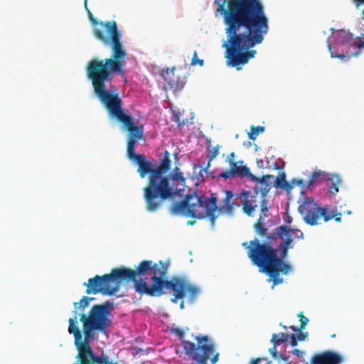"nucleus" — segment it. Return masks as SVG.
Masks as SVG:
<instances>
[{
    "label": "nucleus",
    "mask_w": 364,
    "mask_h": 364,
    "mask_svg": "<svg viewBox=\"0 0 364 364\" xmlns=\"http://www.w3.org/2000/svg\"><path fill=\"white\" fill-rule=\"evenodd\" d=\"M327 180L329 182L328 191L332 195H335L338 192V187L341 183V179L337 174H333Z\"/></svg>",
    "instance_id": "20"
},
{
    "label": "nucleus",
    "mask_w": 364,
    "mask_h": 364,
    "mask_svg": "<svg viewBox=\"0 0 364 364\" xmlns=\"http://www.w3.org/2000/svg\"><path fill=\"white\" fill-rule=\"evenodd\" d=\"M191 65H193V66L196 65H199L200 66H203L204 65V60H202V59H199L198 58V53H197L196 50H195L193 52V58H192V60H191Z\"/></svg>",
    "instance_id": "30"
},
{
    "label": "nucleus",
    "mask_w": 364,
    "mask_h": 364,
    "mask_svg": "<svg viewBox=\"0 0 364 364\" xmlns=\"http://www.w3.org/2000/svg\"><path fill=\"white\" fill-rule=\"evenodd\" d=\"M197 343L181 340L185 354V359L191 360L193 364H208L210 359L211 364H215L219 358V353L215 352L214 344L208 336H196Z\"/></svg>",
    "instance_id": "8"
},
{
    "label": "nucleus",
    "mask_w": 364,
    "mask_h": 364,
    "mask_svg": "<svg viewBox=\"0 0 364 364\" xmlns=\"http://www.w3.org/2000/svg\"><path fill=\"white\" fill-rule=\"evenodd\" d=\"M235 152L230 153L226 158L225 161L228 164L235 161Z\"/></svg>",
    "instance_id": "36"
},
{
    "label": "nucleus",
    "mask_w": 364,
    "mask_h": 364,
    "mask_svg": "<svg viewBox=\"0 0 364 364\" xmlns=\"http://www.w3.org/2000/svg\"><path fill=\"white\" fill-rule=\"evenodd\" d=\"M285 222L287 223H290L291 222V218L289 216H288Z\"/></svg>",
    "instance_id": "38"
},
{
    "label": "nucleus",
    "mask_w": 364,
    "mask_h": 364,
    "mask_svg": "<svg viewBox=\"0 0 364 364\" xmlns=\"http://www.w3.org/2000/svg\"><path fill=\"white\" fill-rule=\"evenodd\" d=\"M130 282H133L134 284L138 282L135 271L121 267L112 269L109 274L102 276L95 275L93 278H90L84 285L87 287V294L101 293L110 296L118 291L121 283Z\"/></svg>",
    "instance_id": "7"
},
{
    "label": "nucleus",
    "mask_w": 364,
    "mask_h": 364,
    "mask_svg": "<svg viewBox=\"0 0 364 364\" xmlns=\"http://www.w3.org/2000/svg\"><path fill=\"white\" fill-rule=\"evenodd\" d=\"M299 333L296 336L298 341H304L305 338L308 336V333L306 332V333H303L301 332V331H299Z\"/></svg>",
    "instance_id": "34"
},
{
    "label": "nucleus",
    "mask_w": 364,
    "mask_h": 364,
    "mask_svg": "<svg viewBox=\"0 0 364 364\" xmlns=\"http://www.w3.org/2000/svg\"><path fill=\"white\" fill-rule=\"evenodd\" d=\"M269 208L270 206L269 205L268 200L267 198H263L262 203H261V206L259 207V216L254 225L256 232L261 236H267V228L265 226L264 219L269 216Z\"/></svg>",
    "instance_id": "17"
},
{
    "label": "nucleus",
    "mask_w": 364,
    "mask_h": 364,
    "mask_svg": "<svg viewBox=\"0 0 364 364\" xmlns=\"http://www.w3.org/2000/svg\"><path fill=\"white\" fill-rule=\"evenodd\" d=\"M299 213L302 215L304 222L310 225L318 224V220L323 218L325 222L332 218L338 223L341 221V213L336 210H330L326 207L321 208L313 198H308L298 208Z\"/></svg>",
    "instance_id": "9"
},
{
    "label": "nucleus",
    "mask_w": 364,
    "mask_h": 364,
    "mask_svg": "<svg viewBox=\"0 0 364 364\" xmlns=\"http://www.w3.org/2000/svg\"><path fill=\"white\" fill-rule=\"evenodd\" d=\"M289 339H290V344L292 346H296L297 345L298 340L296 337V335H294V334L289 335Z\"/></svg>",
    "instance_id": "35"
},
{
    "label": "nucleus",
    "mask_w": 364,
    "mask_h": 364,
    "mask_svg": "<svg viewBox=\"0 0 364 364\" xmlns=\"http://www.w3.org/2000/svg\"><path fill=\"white\" fill-rule=\"evenodd\" d=\"M219 1L215 2L225 26L223 47L228 65H245L257 53L251 49L261 44L269 31L264 7L260 0H224L222 4Z\"/></svg>",
    "instance_id": "1"
},
{
    "label": "nucleus",
    "mask_w": 364,
    "mask_h": 364,
    "mask_svg": "<svg viewBox=\"0 0 364 364\" xmlns=\"http://www.w3.org/2000/svg\"><path fill=\"white\" fill-rule=\"evenodd\" d=\"M347 213H348V214H350V213H351V212H350V211H348V212H347Z\"/></svg>",
    "instance_id": "41"
},
{
    "label": "nucleus",
    "mask_w": 364,
    "mask_h": 364,
    "mask_svg": "<svg viewBox=\"0 0 364 364\" xmlns=\"http://www.w3.org/2000/svg\"><path fill=\"white\" fill-rule=\"evenodd\" d=\"M95 299L92 298V297H89V296H83L80 301L78 302H75L73 304V306L75 307V309H85L86 307H87L89 306V304L91 301L94 300Z\"/></svg>",
    "instance_id": "24"
},
{
    "label": "nucleus",
    "mask_w": 364,
    "mask_h": 364,
    "mask_svg": "<svg viewBox=\"0 0 364 364\" xmlns=\"http://www.w3.org/2000/svg\"><path fill=\"white\" fill-rule=\"evenodd\" d=\"M267 242L261 243L257 238L247 242H243L242 247L247 250V256L252 262L259 268V271L269 276L268 282H272V289L274 286L282 284L283 279L279 277V273L288 274L291 270V266L284 262L286 257H282V252L279 257L277 252L279 250L271 246L276 240L267 239Z\"/></svg>",
    "instance_id": "5"
},
{
    "label": "nucleus",
    "mask_w": 364,
    "mask_h": 364,
    "mask_svg": "<svg viewBox=\"0 0 364 364\" xmlns=\"http://www.w3.org/2000/svg\"><path fill=\"white\" fill-rule=\"evenodd\" d=\"M264 128L263 127H251V132L248 134V138L251 140H255L259 133L264 132Z\"/></svg>",
    "instance_id": "27"
},
{
    "label": "nucleus",
    "mask_w": 364,
    "mask_h": 364,
    "mask_svg": "<svg viewBox=\"0 0 364 364\" xmlns=\"http://www.w3.org/2000/svg\"><path fill=\"white\" fill-rule=\"evenodd\" d=\"M168 177L170 178V183L173 184V188L177 190L173 195V198L183 190V188L185 186L186 178L183 177V173L180 171V169L178 167H175L173 173Z\"/></svg>",
    "instance_id": "18"
},
{
    "label": "nucleus",
    "mask_w": 364,
    "mask_h": 364,
    "mask_svg": "<svg viewBox=\"0 0 364 364\" xmlns=\"http://www.w3.org/2000/svg\"><path fill=\"white\" fill-rule=\"evenodd\" d=\"M277 346H273L272 348H269V353L272 355V356L274 358V359H277V360H288L289 359V357L287 356V357H284L283 356L282 354L279 353L277 351Z\"/></svg>",
    "instance_id": "28"
},
{
    "label": "nucleus",
    "mask_w": 364,
    "mask_h": 364,
    "mask_svg": "<svg viewBox=\"0 0 364 364\" xmlns=\"http://www.w3.org/2000/svg\"><path fill=\"white\" fill-rule=\"evenodd\" d=\"M291 353L293 355H295L297 356V358H299V361L303 363L304 364H309L306 360H305V355H306V353L304 351H301L299 349H294L292 351H291ZM287 364H292L291 362H289L287 363Z\"/></svg>",
    "instance_id": "29"
},
{
    "label": "nucleus",
    "mask_w": 364,
    "mask_h": 364,
    "mask_svg": "<svg viewBox=\"0 0 364 364\" xmlns=\"http://www.w3.org/2000/svg\"><path fill=\"white\" fill-rule=\"evenodd\" d=\"M187 224L188 225H193L195 224V221H188Z\"/></svg>",
    "instance_id": "39"
},
{
    "label": "nucleus",
    "mask_w": 364,
    "mask_h": 364,
    "mask_svg": "<svg viewBox=\"0 0 364 364\" xmlns=\"http://www.w3.org/2000/svg\"><path fill=\"white\" fill-rule=\"evenodd\" d=\"M242 210L248 216H253L255 211L258 207L261 206L262 200L264 197L261 196L258 191H255L253 193L250 191L242 193Z\"/></svg>",
    "instance_id": "14"
},
{
    "label": "nucleus",
    "mask_w": 364,
    "mask_h": 364,
    "mask_svg": "<svg viewBox=\"0 0 364 364\" xmlns=\"http://www.w3.org/2000/svg\"><path fill=\"white\" fill-rule=\"evenodd\" d=\"M175 331L176 334V335H178V336H179V338H183V336H184V332H183L181 329H180V328H176V329H175V331Z\"/></svg>",
    "instance_id": "37"
},
{
    "label": "nucleus",
    "mask_w": 364,
    "mask_h": 364,
    "mask_svg": "<svg viewBox=\"0 0 364 364\" xmlns=\"http://www.w3.org/2000/svg\"><path fill=\"white\" fill-rule=\"evenodd\" d=\"M297 316L299 318L300 327L299 328H297L294 326H290V328L292 329L294 331L304 330L309 322V319L303 315V312H299Z\"/></svg>",
    "instance_id": "26"
},
{
    "label": "nucleus",
    "mask_w": 364,
    "mask_h": 364,
    "mask_svg": "<svg viewBox=\"0 0 364 364\" xmlns=\"http://www.w3.org/2000/svg\"><path fill=\"white\" fill-rule=\"evenodd\" d=\"M73 313L74 316L69 319L68 332L74 336V343L78 351L77 356H79L82 354L80 351L84 349L85 346H90V341L93 339V331H97V329L86 323H82L85 336L83 340L82 332L77 326V311H73Z\"/></svg>",
    "instance_id": "11"
},
{
    "label": "nucleus",
    "mask_w": 364,
    "mask_h": 364,
    "mask_svg": "<svg viewBox=\"0 0 364 364\" xmlns=\"http://www.w3.org/2000/svg\"><path fill=\"white\" fill-rule=\"evenodd\" d=\"M344 361L343 355L331 350L314 354L310 364H341Z\"/></svg>",
    "instance_id": "16"
},
{
    "label": "nucleus",
    "mask_w": 364,
    "mask_h": 364,
    "mask_svg": "<svg viewBox=\"0 0 364 364\" xmlns=\"http://www.w3.org/2000/svg\"><path fill=\"white\" fill-rule=\"evenodd\" d=\"M289 334L286 333H274L272 335L271 342L274 346H278L280 344L289 341Z\"/></svg>",
    "instance_id": "23"
},
{
    "label": "nucleus",
    "mask_w": 364,
    "mask_h": 364,
    "mask_svg": "<svg viewBox=\"0 0 364 364\" xmlns=\"http://www.w3.org/2000/svg\"><path fill=\"white\" fill-rule=\"evenodd\" d=\"M243 164L244 161L242 160L228 164L230 168L220 173L219 176L225 180L235 176L240 178L248 177L251 180H257V177L252 174L250 168L244 166Z\"/></svg>",
    "instance_id": "13"
},
{
    "label": "nucleus",
    "mask_w": 364,
    "mask_h": 364,
    "mask_svg": "<svg viewBox=\"0 0 364 364\" xmlns=\"http://www.w3.org/2000/svg\"><path fill=\"white\" fill-rule=\"evenodd\" d=\"M250 364H272V361L267 358H257L252 360Z\"/></svg>",
    "instance_id": "32"
},
{
    "label": "nucleus",
    "mask_w": 364,
    "mask_h": 364,
    "mask_svg": "<svg viewBox=\"0 0 364 364\" xmlns=\"http://www.w3.org/2000/svg\"><path fill=\"white\" fill-rule=\"evenodd\" d=\"M134 271L136 277H140L135 284L136 292L159 296L164 293V289H166L173 296L171 299L173 303H177L180 300L181 309L185 307V297L188 303L193 304L200 291L198 287L191 284L183 277L175 276L170 280L164 279L167 274L168 265L162 261L154 263L151 260H144Z\"/></svg>",
    "instance_id": "4"
},
{
    "label": "nucleus",
    "mask_w": 364,
    "mask_h": 364,
    "mask_svg": "<svg viewBox=\"0 0 364 364\" xmlns=\"http://www.w3.org/2000/svg\"><path fill=\"white\" fill-rule=\"evenodd\" d=\"M232 198V192L226 191L223 204L218 208L217 198L213 194L210 198L199 197L196 194L187 195L184 200L173 203L170 208V212L173 215L182 214L198 219L208 217L213 227L218 217L217 210L227 214L232 213L235 208V203L231 201Z\"/></svg>",
    "instance_id": "6"
},
{
    "label": "nucleus",
    "mask_w": 364,
    "mask_h": 364,
    "mask_svg": "<svg viewBox=\"0 0 364 364\" xmlns=\"http://www.w3.org/2000/svg\"><path fill=\"white\" fill-rule=\"evenodd\" d=\"M181 114L180 112H173V121L177 123L178 127L183 126L185 122L181 119Z\"/></svg>",
    "instance_id": "31"
},
{
    "label": "nucleus",
    "mask_w": 364,
    "mask_h": 364,
    "mask_svg": "<svg viewBox=\"0 0 364 364\" xmlns=\"http://www.w3.org/2000/svg\"><path fill=\"white\" fill-rule=\"evenodd\" d=\"M326 173L323 171H318L312 173L310 179L307 182L306 187L311 188L321 182L324 179Z\"/></svg>",
    "instance_id": "21"
},
{
    "label": "nucleus",
    "mask_w": 364,
    "mask_h": 364,
    "mask_svg": "<svg viewBox=\"0 0 364 364\" xmlns=\"http://www.w3.org/2000/svg\"><path fill=\"white\" fill-rule=\"evenodd\" d=\"M220 146L217 145L216 146L212 147L211 146H208V167L210 166V162L219 154Z\"/></svg>",
    "instance_id": "25"
},
{
    "label": "nucleus",
    "mask_w": 364,
    "mask_h": 364,
    "mask_svg": "<svg viewBox=\"0 0 364 364\" xmlns=\"http://www.w3.org/2000/svg\"><path fill=\"white\" fill-rule=\"evenodd\" d=\"M82 354L77 356L79 363L77 364H110L112 361L109 360L108 355L102 353L96 355L90 346H85L81 351Z\"/></svg>",
    "instance_id": "15"
},
{
    "label": "nucleus",
    "mask_w": 364,
    "mask_h": 364,
    "mask_svg": "<svg viewBox=\"0 0 364 364\" xmlns=\"http://www.w3.org/2000/svg\"><path fill=\"white\" fill-rule=\"evenodd\" d=\"M294 235L297 239H301L304 237L303 232L298 229H291L286 225H281L274 230V232L267 236V239L277 240L279 237L284 240L279 245V248L282 252V257H287L288 249L293 248L291 236Z\"/></svg>",
    "instance_id": "12"
},
{
    "label": "nucleus",
    "mask_w": 364,
    "mask_h": 364,
    "mask_svg": "<svg viewBox=\"0 0 364 364\" xmlns=\"http://www.w3.org/2000/svg\"><path fill=\"white\" fill-rule=\"evenodd\" d=\"M289 185H292V188L296 186H304V181L302 179L294 178L291 180Z\"/></svg>",
    "instance_id": "33"
},
{
    "label": "nucleus",
    "mask_w": 364,
    "mask_h": 364,
    "mask_svg": "<svg viewBox=\"0 0 364 364\" xmlns=\"http://www.w3.org/2000/svg\"><path fill=\"white\" fill-rule=\"evenodd\" d=\"M274 186L285 189L287 191H289L292 189V185H289V183L286 181L285 175L284 173L277 176L274 180Z\"/></svg>",
    "instance_id": "22"
},
{
    "label": "nucleus",
    "mask_w": 364,
    "mask_h": 364,
    "mask_svg": "<svg viewBox=\"0 0 364 364\" xmlns=\"http://www.w3.org/2000/svg\"><path fill=\"white\" fill-rule=\"evenodd\" d=\"M274 177L272 175L263 176L261 178L257 177V180H252L259 183V186L257 188L258 192H260V196L266 198L267 193L271 189V184Z\"/></svg>",
    "instance_id": "19"
},
{
    "label": "nucleus",
    "mask_w": 364,
    "mask_h": 364,
    "mask_svg": "<svg viewBox=\"0 0 364 364\" xmlns=\"http://www.w3.org/2000/svg\"><path fill=\"white\" fill-rule=\"evenodd\" d=\"M102 104L110 117L120 122L129 132L127 156L138 164L137 172L141 178L149 175L148 184L143 188L144 199L146 210L150 213L156 212L161 207L163 201L173 198V195L177 191L170 183V178L166 176L171 167L170 153L168 151L164 152L163 159L158 166L146 160L143 155L136 154L135 146L139 140L144 139V126L135 125L132 117L125 113L119 95Z\"/></svg>",
    "instance_id": "2"
},
{
    "label": "nucleus",
    "mask_w": 364,
    "mask_h": 364,
    "mask_svg": "<svg viewBox=\"0 0 364 364\" xmlns=\"http://www.w3.org/2000/svg\"><path fill=\"white\" fill-rule=\"evenodd\" d=\"M88 15L92 25L100 26L95 27L92 30L95 37L112 49L111 58L93 59L86 67L87 77L92 82L94 92L100 102L103 103L119 95L115 87L107 90L105 83L112 82L115 75L124 73L127 53L124 49L122 34L116 21L98 22L90 11H88Z\"/></svg>",
    "instance_id": "3"
},
{
    "label": "nucleus",
    "mask_w": 364,
    "mask_h": 364,
    "mask_svg": "<svg viewBox=\"0 0 364 364\" xmlns=\"http://www.w3.org/2000/svg\"><path fill=\"white\" fill-rule=\"evenodd\" d=\"M109 305V301L104 304L94 305L90 310L88 316L83 313L80 314V321L95 328L98 331L105 332L111 325V321L107 316Z\"/></svg>",
    "instance_id": "10"
},
{
    "label": "nucleus",
    "mask_w": 364,
    "mask_h": 364,
    "mask_svg": "<svg viewBox=\"0 0 364 364\" xmlns=\"http://www.w3.org/2000/svg\"><path fill=\"white\" fill-rule=\"evenodd\" d=\"M110 364H118L117 363H110Z\"/></svg>",
    "instance_id": "40"
}]
</instances>
